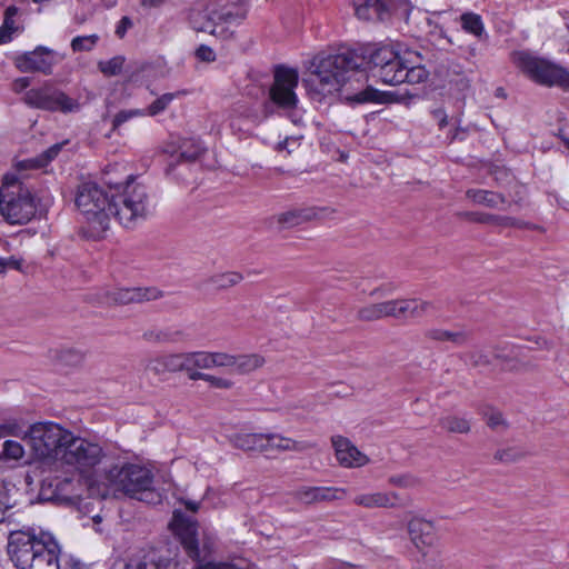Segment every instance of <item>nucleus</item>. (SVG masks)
I'll list each match as a JSON object with an SVG mask.
<instances>
[{"mask_svg": "<svg viewBox=\"0 0 569 569\" xmlns=\"http://www.w3.org/2000/svg\"><path fill=\"white\" fill-rule=\"evenodd\" d=\"M180 371H191L196 368L194 363V351L180 353Z\"/></svg>", "mask_w": 569, "mask_h": 569, "instance_id": "54", "label": "nucleus"}, {"mask_svg": "<svg viewBox=\"0 0 569 569\" xmlns=\"http://www.w3.org/2000/svg\"><path fill=\"white\" fill-rule=\"evenodd\" d=\"M136 116H144V110L133 109V110L119 111L112 120V128L113 129L119 128L122 123L127 122L128 120H130L131 118H133Z\"/></svg>", "mask_w": 569, "mask_h": 569, "instance_id": "46", "label": "nucleus"}, {"mask_svg": "<svg viewBox=\"0 0 569 569\" xmlns=\"http://www.w3.org/2000/svg\"><path fill=\"white\" fill-rule=\"evenodd\" d=\"M143 339L153 343H176L186 339V333L182 330L167 329H151L142 335Z\"/></svg>", "mask_w": 569, "mask_h": 569, "instance_id": "31", "label": "nucleus"}, {"mask_svg": "<svg viewBox=\"0 0 569 569\" xmlns=\"http://www.w3.org/2000/svg\"><path fill=\"white\" fill-rule=\"evenodd\" d=\"M243 18L244 13L241 12H233L227 9L218 12L208 8L204 10L192 8L188 17L191 28L197 32H207L216 19L222 22H239Z\"/></svg>", "mask_w": 569, "mask_h": 569, "instance_id": "14", "label": "nucleus"}, {"mask_svg": "<svg viewBox=\"0 0 569 569\" xmlns=\"http://www.w3.org/2000/svg\"><path fill=\"white\" fill-rule=\"evenodd\" d=\"M124 569H163V565L158 552L150 549L131 557Z\"/></svg>", "mask_w": 569, "mask_h": 569, "instance_id": "28", "label": "nucleus"}, {"mask_svg": "<svg viewBox=\"0 0 569 569\" xmlns=\"http://www.w3.org/2000/svg\"><path fill=\"white\" fill-rule=\"evenodd\" d=\"M227 23L230 24L231 22H222V21H219L218 19H216V21L212 22L211 28H209V30L207 32H209L210 34H212L217 38H221L223 40L230 39L233 37V31L230 30L228 27H223V24H227Z\"/></svg>", "mask_w": 569, "mask_h": 569, "instance_id": "45", "label": "nucleus"}, {"mask_svg": "<svg viewBox=\"0 0 569 569\" xmlns=\"http://www.w3.org/2000/svg\"><path fill=\"white\" fill-rule=\"evenodd\" d=\"M466 196L473 202L489 208H497L500 203L506 202V198L501 193L489 190L469 189L467 190Z\"/></svg>", "mask_w": 569, "mask_h": 569, "instance_id": "34", "label": "nucleus"}, {"mask_svg": "<svg viewBox=\"0 0 569 569\" xmlns=\"http://www.w3.org/2000/svg\"><path fill=\"white\" fill-rule=\"evenodd\" d=\"M63 143H56L48 148L42 154L41 158H43L41 166H46L50 161H52L61 151Z\"/></svg>", "mask_w": 569, "mask_h": 569, "instance_id": "57", "label": "nucleus"}, {"mask_svg": "<svg viewBox=\"0 0 569 569\" xmlns=\"http://www.w3.org/2000/svg\"><path fill=\"white\" fill-rule=\"evenodd\" d=\"M416 94L408 93H398V92H382L375 89L371 86L366 87L365 89L346 94L345 101L349 106L356 104H365V103H388V102H403L406 99H412Z\"/></svg>", "mask_w": 569, "mask_h": 569, "instance_id": "16", "label": "nucleus"}, {"mask_svg": "<svg viewBox=\"0 0 569 569\" xmlns=\"http://www.w3.org/2000/svg\"><path fill=\"white\" fill-rule=\"evenodd\" d=\"M202 143L193 138L183 139L179 143L178 148L170 151V160L168 162L166 172L170 173L173 171L177 164L186 162L191 163L197 161L204 152ZM169 152V150H167Z\"/></svg>", "mask_w": 569, "mask_h": 569, "instance_id": "18", "label": "nucleus"}, {"mask_svg": "<svg viewBox=\"0 0 569 569\" xmlns=\"http://www.w3.org/2000/svg\"><path fill=\"white\" fill-rule=\"evenodd\" d=\"M196 368L211 369L213 368L212 352L194 351Z\"/></svg>", "mask_w": 569, "mask_h": 569, "instance_id": "50", "label": "nucleus"}, {"mask_svg": "<svg viewBox=\"0 0 569 569\" xmlns=\"http://www.w3.org/2000/svg\"><path fill=\"white\" fill-rule=\"evenodd\" d=\"M264 447L266 452L271 450L301 452L312 448L313 445L307 441H296L279 433H264Z\"/></svg>", "mask_w": 569, "mask_h": 569, "instance_id": "24", "label": "nucleus"}, {"mask_svg": "<svg viewBox=\"0 0 569 569\" xmlns=\"http://www.w3.org/2000/svg\"><path fill=\"white\" fill-rule=\"evenodd\" d=\"M408 532L411 541L418 549L432 547L437 543L435 526L422 518H413L408 522Z\"/></svg>", "mask_w": 569, "mask_h": 569, "instance_id": "22", "label": "nucleus"}, {"mask_svg": "<svg viewBox=\"0 0 569 569\" xmlns=\"http://www.w3.org/2000/svg\"><path fill=\"white\" fill-rule=\"evenodd\" d=\"M399 499L396 492H372L355 497L353 503L365 508H393Z\"/></svg>", "mask_w": 569, "mask_h": 569, "instance_id": "26", "label": "nucleus"}, {"mask_svg": "<svg viewBox=\"0 0 569 569\" xmlns=\"http://www.w3.org/2000/svg\"><path fill=\"white\" fill-rule=\"evenodd\" d=\"M343 493L345 490L339 488L303 486L295 490L292 496L302 503L311 505L341 499Z\"/></svg>", "mask_w": 569, "mask_h": 569, "instance_id": "21", "label": "nucleus"}, {"mask_svg": "<svg viewBox=\"0 0 569 569\" xmlns=\"http://www.w3.org/2000/svg\"><path fill=\"white\" fill-rule=\"evenodd\" d=\"M104 480L114 491L146 502L160 500L153 490V475L150 469L138 463L114 465L104 472Z\"/></svg>", "mask_w": 569, "mask_h": 569, "instance_id": "6", "label": "nucleus"}, {"mask_svg": "<svg viewBox=\"0 0 569 569\" xmlns=\"http://www.w3.org/2000/svg\"><path fill=\"white\" fill-rule=\"evenodd\" d=\"M196 58L203 62H213L216 53L209 46L201 44L196 50Z\"/></svg>", "mask_w": 569, "mask_h": 569, "instance_id": "52", "label": "nucleus"}, {"mask_svg": "<svg viewBox=\"0 0 569 569\" xmlns=\"http://www.w3.org/2000/svg\"><path fill=\"white\" fill-rule=\"evenodd\" d=\"M389 482L400 488L411 487L415 480L409 476H392L389 478Z\"/></svg>", "mask_w": 569, "mask_h": 569, "instance_id": "60", "label": "nucleus"}, {"mask_svg": "<svg viewBox=\"0 0 569 569\" xmlns=\"http://www.w3.org/2000/svg\"><path fill=\"white\" fill-rule=\"evenodd\" d=\"M67 357H70V359H71L73 362H76V363H78V362H80V361L82 360V355H81V352H79V351H77V350H74V349H68V350H64V351L62 352V358H67Z\"/></svg>", "mask_w": 569, "mask_h": 569, "instance_id": "64", "label": "nucleus"}, {"mask_svg": "<svg viewBox=\"0 0 569 569\" xmlns=\"http://www.w3.org/2000/svg\"><path fill=\"white\" fill-rule=\"evenodd\" d=\"M177 97V93H164L161 97L157 98L144 111V114L150 117H154L161 112H163L169 104Z\"/></svg>", "mask_w": 569, "mask_h": 569, "instance_id": "41", "label": "nucleus"}, {"mask_svg": "<svg viewBox=\"0 0 569 569\" xmlns=\"http://www.w3.org/2000/svg\"><path fill=\"white\" fill-rule=\"evenodd\" d=\"M397 52L390 44H371L322 57L309 79L305 80L309 94L313 100L321 101L340 89L349 71L369 69L377 78Z\"/></svg>", "mask_w": 569, "mask_h": 569, "instance_id": "1", "label": "nucleus"}, {"mask_svg": "<svg viewBox=\"0 0 569 569\" xmlns=\"http://www.w3.org/2000/svg\"><path fill=\"white\" fill-rule=\"evenodd\" d=\"M110 220L114 219L127 229L134 228L149 214V197L143 184L134 182L131 177L124 183L116 182L111 200Z\"/></svg>", "mask_w": 569, "mask_h": 569, "instance_id": "5", "label": "nucleus"}, {"mask_svg": "<svg viewBox=\"0 0 569 569\" xmlns=\"http://www.w3.org/2000/svg\"><path fill=\"white\" fill-rule=\"evenodd\" d=\"M194 569H238L234 565L228 562H214L212 560L196 565Z\"/></svg>", "mask_w": 569, "mask_h": 569, "instance_id": "56", "label": "nucleus"}, {"mask_svg": "<svg viewBox=\"0 0 569 569\" xmlns=\"http://www.w3.org/2000/svg\"><path fill=\"white\" fill-rule=\"evenodd\" d=\"M177 533L187 555L196 565L211 560L216 551V538L207 532L200 536L197 525L189 520L181 519L180 512L174 511Z\"/></svg>", "mask_w": 569, "mask_h": 569, "instance_id": "10", "label": "nucleus"}, {"mask_svg": "<svg viewBox=\"0 0 569 569\" xmlns=\"http://www.w3.org/2000/svg\"><path fill=\"white\" fill-rule=\"evenodd\" d=\"M46 549L40 550L32 560V565L26 569H61L58 555L60 551L56 539L50 536L46 540Z\"/></svg>", "mask_w": 569, "mask_h": 569, "instance_id": "23", "label": "nucleus"}, {"mask_svg": "<svg viewBox=\"0 0 569 569\" xmlns=\"http://www.w3.org/2000/svg\"><path fill=\"white\" fill-rule=\"evenodd\" d=\"M425 337L433 341H450L455 346H463L469 339V335L466 331H449L438 328L428 329L425 332Z\"/></svg>", "mask_w": 569, "mask_h": 569, "instance_id": "33", "label": "nucleus"}, {"mask_svg": "<svg viewBox=\"0 0 569 569\" xmlns=\"http://www.w3.org/2000/svg\"><path fill=\"white\" fill-rule=\"evenodd\" d=\"M104 186L84 182L78 187L74 203L89 224V237L100 238L109 229L111 200L114 183L104 180Z\"/></svg>", "mask_w": 569, "mask_h": 569, "instance_id": "2", "label": "nucleus"}, {"mask_svg": "<svg viewBox=\"0 0 569 569\" xmlns=\"http://www.w3.org/2000/svg\"><path fill=\"white\" fill-rule=\"evenodd\" d=\"M24 101L30 107L46 111L69 113L80 110V103L77 99L69 97L60 89L49 84L27 91Z\"/></svg>", "mask_w": 569, "mask_h": 569, "instance_id": "12", "label": "nucleus"}, {"mask_svg": "<svg viewBox=\"0 0 569 569\" xmlns=\"http://www.w3.org/2000/svg\"><path fill=\"white\" fill-rule=\"evenodd\" d=\"M243 280V276L237 271H228L222 273L212 274L203 279L198 288L201 289L206 286H213L217 290H227L240 283Z\"/></svg>", "mask_w": 569, "mask_h": 569, "instance_id": "29", "label": "nucleus"}, {"mask_svg": "<svg viewBox=\"0 0 569 569\" xmlns=\"http://www.w3.org/2000/svg\"><path fill=\"white\" fill-rule=\"evenodd\" d=\"M123 58L122 57H113L107 61H100L98 63L99 70L108 77L117 76L121 72L123 67Z\"/></svg>", "mask_w": 569, "mask_h": 569, "instance_id": "42", "label": "nucleus"}, {"mask_svg": "<svg viewBox=\"0 0 569 569\" xmlns=\"http://www.w3.org/2000/svg\"><path fill=\"white\" fill-rule=\"evenodd\" d=\"M133 26L132 20L129 17H122L116 27V36L122 39L127 31Z\"/></svg>", "mask_w": 569, "mask_h": 569, "instance_id": "59", "label": "nucleus"}, {"mask_svg": "<svg viewBox=\"0 0 569 569\" xmlns=\"http://www.w3.org/2000/svg\"><path fill=\"white\" fill-rule=\"evenodd\" d=\"M10 507L8 493L0 488V523L4 521V512Z\"/></svg>", "mask_w": 569, "mask_h": 569, "instance_id": "62", "label": "nucleus"}, {"mask_svg": "<svg viewBox=\"0 0 569 569\" xmlns=\"http://www.w3.org/2000/svg\"><path fill=\"white\" fill-rule=\"evenodd\" d=\"M322 209L316 207H296L271 217L281 229H290L315 220Z\"/></svg>", "mask_w": 569, "mask_h": 569, "instance_id": "20", "label": "nucleus"}, {"mask_svg": "<svg viewBox=\"0 0 569 569\" xmlns=\"http://www.w3.org/2000/svg\"><path fill=\"white\" fill-rule=\"evenodd\" d=\"M432 117L438 121L439 128H443L448 124V116L443 109H436L432 111Z\"/></svg>", "mask_w": 569, "mask_h": 569, "instance_id": "63", "label": "nucleus"}, {"mask_svg": "<svg viewBox=\"0 0 569 569\" xmlns=\"http://www.w3.org/2000/svg\"><path fill=\"white\" fill-rule=\"evenodd\" d=\"M206 381L209 382L211 387L218 388V389H230L233 385L228 379L216 377L212 375H207Z\"/></svg>", "mask_w": 569, "mask_h": 569, "instance_id": "55", "label": "nucleus"}, {"mask_svg": "<svg viewBox=\"0 0 569 569\" xmlns=\"http://www.w3.org/2000/svg\"><path fill=\"white\" fill-rule=\"evenodd\" d=\"M167 372L180 371V353L163 355Z\"/></svg>", "mask_w": 569, "mask_h": 569, "instance_id": "53", "label": "nucleus"}, {"mask_svg": "<svg viewBox=\"0 0 569 569\" xmlns=\"http://www.w3.org/2000/svg\"><path fill=\"white\" fill-rule=\"evenodd\" d=\"M99 37L97 34L90 36H78L72 39L71 48L74 52L90 51L98 42Z\"/></svg>", "mask_w": 569, "mask_h": 569, "instance_id": "43", "label": "nucleus"}, {"mask_svg": "<svg viewBox=\"0 0 569 569\" xmlns=\"http://www.w3.org/2000/svg\"><path fill=\"white\" fill-rule=\"evenodd\" d=\"M495 460L501 461V462H510L516 460V455L512 452L511 449H505V450H498L495 453Z\"/></svg>", "mask_w": 569, "mask_h": 569, "instance_id": "61", "label": "nucleus"}, {"mask_svg": "<svg viewBox=\"0 0 569 569\" xmlns=\"http://www.w3.org/2000/svg\"><path fill=\"white\" fill-rule=\"evenodd\" d=\"M37 206L30 189L18 180L4 182L0 188V213L11 224L29 222Z\"/></svg>", "mask_w": 569, "mask_h": 569, "instance_id": "8", "label": "nucleus"}, {"mask_svg": "<svg viewBox=\"0 0 569 569\" xmlns=\"http://www.w3.org/2000/svg\"><path fill=\"white\" fill-rule=\"evenodd\" d=\"M439 426L448 432L468 433L470 423L466 418L457 416H446L439 419Z\"/></svg>", "mask_w": 569, "mask_h": 569, "instance_id": "37", "label": "nucleus"}, {"mask_svg": "<svg viewBox=\"0 0 569 569\" xmlns=\"http://www.w3.org/2000/svg\"><path fill=\"white\" fill-rule=\"evenodd\" d=\"M400 83L407 82L411 84L421 83L428 79L429 72L423 66L412 64L406 60L405 70L401 72Z\"/></svg>", "mask_w": 569, "mask_h": 569, "instance_id": "36", "label": "nucleus"}, {"mask_svg": "<svg viewBox=\"0 0 569 569\" xmlns=\"http://www.w3.org/2000/svg\"><path fill=\"white\" fill-rule=\"evenodd\" d=\"M460 216L469 221L485 223V224H493V223H502L509 224L508 222L511 220L510 218H502L499 216H495L486 212H462Z\"/></svg>", "mask_w": 569, "mask_h": 569, "instance_id": "39", "label": "nucleus"}, {"mask_svg": "<svg viewBox=\"0 0 569 569\" xmlns=\"http://www.w3.org/2000/svg\"><path fill=\"white\" fill-rule=\"evenodd\" d=\"M466 360L472 367L489 366V356L483 350H475L466 353Z\"/></svg>", "mask_w": 569, "mask_h": 569, "instance_id": "44", "label": "nucleus"}, {"mask_svg": "<svg viewBox=\"0 0 569 569\" xmlns=\"http://www.w3.org/2000/svg\"><path fill=\"white\" fill-rule=\"evenodd\" d=\"M53 64V51L43 46H39L33 51L21 53L14 58V66L21 72L51 74Z\"/></svg>", "mask_w": 569, "mask_h": 569, "instance_id": "13", "label": "nucleus"}, {"mask_svg": "<svg viewBox=\"0 0 569 569\" xmlns=\"http://www.w3.org/2000/svg\"><path fill=\"white\" fill-rule=\"evenodd\" d=\"M357 319L360 321H377L383 319L382 303H372L361 307L357 311Z\"/></svg>", "mask_w": 569, "mask_h": 569, "instance_id": "40", "label": "nucleus"}, {"mask_svg": "<svg viewBox=\"0 0 569 569\" xmlns=\"http://www.w3.org/2000/svg\"><path fill=\"white\" fill-rule=\"evenodd\" d=\"M162 297L161 291L157 288H113L106 292L108 302L116 305L141 303L144 301L157 300Z\"/></svg>", "mask_w": 569, "mask_h": 569, "instance_id": "15", "label": "nucleus"}, {"mask_svg": "<svg viewBox=\"0 0 569 569\" xmlns=\"http://www.w3.org/2000/svg\"><path fill=\"white\" fill-rule=\"evenodd\" d=\"M406 60L403 57L397 52L395 59L380 71L378 72V77L386 84H400L401 72L405 70Z\"/></svg>", "mask_w": 569, "mask_h": 569, "instance_id": "30", "label": "nucleus"}, {"mask_svg": "<svg viewBox=\"0 0 569 569\" xmlns=\"http://www.w3.org/2000/svg\"><path fill=\"white\" fill-rule=\"evenodd\" d=\"M4 435L23 436L39 460H60L70 431L53 422H38L27 431L17 422L0 426Z\"/></svg>", "mask_w": 569, "mask_h": 569, "instance_id": "3", "label": "nucleus"}, {"mask_svg": "<svg viewBox=\"0 0 569 569\" xmlns=\"http://www.w3.org/2000/svg\"><path fill=\"white\" fill-rule=\"evenodd\" d=\"M264 362V358L258 353L238 355L236 356L234 372L248 375L261 368Z\"/></svg>", "mask_w": 569, "mask_h": 569, "instance_id": "35", "label": "nucleus"}, {"mask_svg": "<svg viewBox=\"0 0 569 569\" xmlns=\"http://www.w3.org/2000/svg\"><path fill=\"white\" fill-rule=\"evenodd\" d=\"M353 6L357 17L367 21L383 22L395 10L393 0H355Z\"/></svg>", "mask_w": 569, "mask_h": 569, "instance_id": "17", "label": "nucleus"}, {"mask_svg": "<svg viewBox=\"0 0 569 569\" xmlns=\"http://www.w3.org/2000/svg\"><path fill=\"white\" fill-rule=\"evenodd\" d=\"M23 455L24 449L22 445L16 440H4L0 445V459L19 460Z\"/></svg>", "mask_w": 569, "mask_h": 569, "instance_id": "38", "label": "nucleus"}, {"mask_svg": "<svg viewBox=\"0 0 569 569\" xmlns=\"http://www.w3.org/2000/svg\"><path fill=\"white\" fill-rule=\"evenodd\" d=\"M487 425L492 429L505 426L502 413L497 410H491L490 413L487 415Z\"/></svg>", "mask_w": 569, "mask_h": 569, "instance_id": "58", "label": "nucleus"}, {"mask_svg": "<svg viewBox=\"0 0 569 569\" xmlns=\"http://www.w3.org/2000/svg\"><path fill=\"white\" fill-rule=\"evenodd\" d=\"M459 20H460L461 29L465 32L472 34L473 37H476L479 40L488 38V34L486 32L485 24H483V21H482V18L480 14L468 11V12L462 13L460 16Z\"/></svg>", "mask_w": 569, "mask_h": 569, "instance_id": "32", "label": "nucleus"}, {"mask_svg": "<svg viewBox=\"0 0 569 569\" xmlns=\"http://www.w3.org/2000/svg\"><path fill=\"white\" fill-rule=\"evenodd\" d=\"M50 533L40 532L34 529H21L11 531L8 538V555L18 569H26L32 565L33 558L40 550L46 549V540Z\"/></svg>", "mask_w": 569, "mask_h": 569, "instance_id": "9", "label": "nucleus"}, {"mask_svg": "<svg viewBox=\"0 0 569 569\" xmlns=\"http://www.w3.org/2000/svg\"><path fill=\"white\" fill-rule=\"evenodd\" d=\"M146 370L153 373L154 376H160L167 372L166 362L163 355L151 358L146 363Z\"/></svg>", "mask_w": 569, "mask_h": 569, "instance_id": "47", "label": "nucleus"}, {"mask_svg": "<svg viewBox=\"0 0 569 569\" xmlns=\"http://www.w3.org/2000/svg\"><path fill=\"white\" fill-rule=\"evenodd\" d=\"M382 303V311H383V318H395L397 320H400V299H393L383 301Z\"/></svg>", "mask_w": 569, "mask_h": 569, "instance_id": "48", "label": "nucleus"}, {"mask_svg": "<svg viewBox=\"0 0 569 569\" xmlns=\"http://www.w3.org/2000/svg\"><path fill=\"white\" fill-rule=\"evenodd\" d=\"M298 83L299 74L296 69L277 66L273 72V82L268 90L266 100L262 102L263 118L274 113L284 114L295 124H300L302 117L297 110L299 99L295 91Z\"/></svg>", "mask_w": 569, "mask_h": 569, "instance_id": "4", "label": "nucleus"}, {"mask_svg": "<svg viewBox=\"0 0 569 569\" xmlns=\"http://www.w3.org/2000/svg\"><path fill=\"white\" fill-rule=\"evenodd\" d=\"M229 441L243 451L266 452L264 433H236L230 436Z\"/></svg>", "mask_w": 569, "mask_h": 569, "instance_id": "27", "label": "nucleus"}, {"mask_svg": "<svg viewBox=\"0 0 569 569\" xmlns=\"http://www.w3.org/2000/svg\"><path fill=\"white\" fill-rule=\"evenodd\" d=\"M332 446L336 450L337 460L346 468L362 467L369 461L366 455L342 436L332 437Z\"/></svg>", "mask_w": 569, "mask_h": 569, "instance_id": "19", "label": "nucleus"}, {"mask_svg": "<svg viewBox=\"0 0 569 569\" xmlns=\"http://www.w3.org/2000/svg\"><path fill=\"white\" fill-rule=\"evenodd\" d=\"M59 461L87 472L99 465L104 457L103 449L94 442L74 436L71 431Z\"/></svg>", "mask_w": 569, "mask_h": 569, "instance_id": "11", "label": "nucleus"}, {"mask_svg": "<svg viewBox=\"0 0 569 569\" xmlns=\"http://www.w3.org/2000/svg\"><path fill=\"white\" fill-rule=\"evenodd\" d=\"M400 320H418L435 309L431 301L421 299H400Z\"/></svg>", "mask_w": 569, "mask_h": 569, "instance_id": "25", "label": "nucleus"}, {"mask_svg": "<svg viewBox=\"0 0 569 569\" xmlns=\"http://www.w3.org/2000/svg\"><path fill=\"white\" fill-rule=\"evenodd\" d=\"M213 367H231L234 369L236 355L212 352Z\"/></svg>", "mask_w": 569, "mask_h": 569, "instance_id": "49", "label": "nucleus"}, {"mask_svg": "<svg viewBox=\"0 0 569 569\" xmlns=\"http://www.w3.org/2000/svg\"><path fill=\"white\" fill-rule=\"evenodd\" d=\"M22 259H18L13 256L9 258H0V273H6L8 269L21 270Z\"/></svg>", "mask_w": 569, "mask_h": 569, "instance_id": "51", "label": "nucleus"}, {"mask_svg": "<svg viewBox=\"0 0 569 569\" xmlns=\"http://www.w3.org/2000/svg\"><path fill=\"white\" fill-rule=\"evenodd\" d=\"M510 61L538 84L569 89V71L546 58L536 56L530 50L512 51Z\"/></svg>", "mask_w": 569, "mask_h": 569, "instance_id": "7", "label": "nucleus"}]
</instances>
